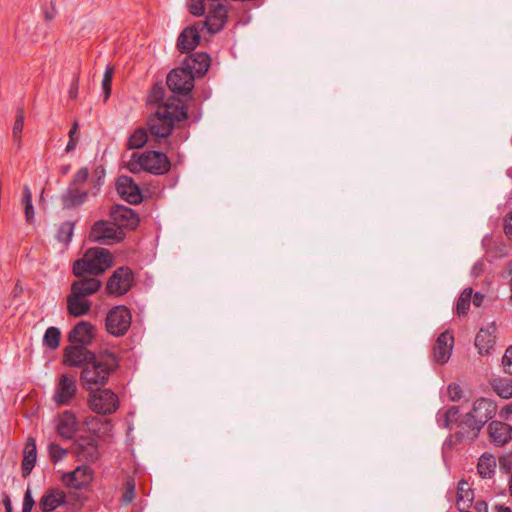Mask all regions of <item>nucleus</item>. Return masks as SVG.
Returning a JSON list of instances; mask_svg holds the SVG:
<instances>
[{
	"label": "nucleus",
	"mask_w": 512,
	"mask_h": 512,
	"mask_svg": "<svg viewBox=\"0 0 512 512\" xmlns=\"http://www.w3.org/2000/svg\"><path fill=\"white\" fill-rule=\"evenodd\" d=\"M149 101L158 105L148 122L150 134L156 141L166 139L170 135L174 123L186 118V109L181 100L174 96L164 101L163 90L160 87L153 89Z\"/></svg>",
	"instance_id": "f257e3e1"
},
{
	"label": "nucleus",
	"mask_w": 512,
	"mask_h": 512,
	"mask_svg": "<svg viewBox=\"0 0 512 512\" xmlns=\"http://www.w3.org/2000/svg\"><path fill=\"white\" fill-rule=\"evenodd\" d=\"M95 338L94 326L87 321L78 322L67 334L70 345L63 349L64 365H80V356L95 359L94 351L88 349Z\"/></svg>",
	"instance_id": "f03ea898"
},
{
	"label": "nucleus",
	"mask_w": 512,
	"mask_h": 512,
	"mask_svg": "<svg viewBox=\"0 0 512 512\" xmlns=\"http://www.w3.org/2000/svg\"><path fill=\"white\" fill-rule=\"evenodd\" d=\"M70 287L67 296V311L73 317H81L89 313L92 302L87 297L96 293V277H77Z\"/></svg>",
	"instance_id": "7ed1b4c3"
},
{
	"label": "nucleus",
	"mask_w": 512,
	"mask_h": 512,
	"mask_svg": "<svg viewBox=\"0 0 512 512\" xmlns=\"http://www.w3.org/2000/svg\"><path fill=\"white\" fill-rule=\"evenodd\" d=\"M89 170L80 168L72 177L66 191L61 195L63 209H72L83 205L88 199Z\"/></svg>",
	"instance_id": "20e7f679"
},
{
	"label": "nucleus",
	"mask_w": 512,
	"mask_h": 512,
	"mask_svg": "<svg viewBox=\"0 0 512 512\" xmlns=\"http://www.w3.org/2000/svg\"><path fill=\"white\" fill-rule=\"evenodd\" d=\"M127 168L132 173L144 170L154 174H162L168 171L169 161L165 154L156 151L143 154L133 153L131 159L127 162Z\"/></svg>",
	"instance_id": "39448f33"
},
{
	"label": "nucleus",
	"mask_w": 512,
	"mask_h": 512,
	"mask_svg": "<svg viewBox=\"0 0 512 512\" xmlns=\"http://www.w3.org/2000/svg\"><path fill=\"white\" fill-rule=\"evenodd\" d=\"M76 360H80V365H66L67 367L80 368V384L83 389L89 391L88 406L92 412H96V358L89 359L80 356Z\"/></svg>",
	"instance_id": "423d86ee"
},
{
	"label": "nucleus",
	"mask_w": 512,
	"mask_h": 512,
	"mask_svg": "<svg viewBox=\"0 0 512 512\" xmlns=\"http://www.w3.org/2000/svg\"><path fill=\"white\" fill-rule=\"evenodd\" d=\"M497 405L488 398H479L474 401L471 411L467 414L466 421L472 427L474 437L482 426L496 414Z\"/></svg>",
	"instance_id": "0eeeda50"
},
{
	"label": "nucleus",
	"mask_w": 512,
	"mask_h": 512,
	"mask_svg": "<svg viewBox=\"0 0 512 512\" xmlns=\"http://www.w3.org/2000/svg\"><path fill=\"white\" fill-rule=\"evenodd\" d=\"M131 325V313L125 306L112 308L106 317V329L114 336L124 335Z\"/></svg>",
	"instance_id": "6e6552de"
},
{
	"label": "nucleus",
	"mask_w": 512,
	"mask_h": 512,
	"mask_svg": "<svg viewBox=\"0 0 512 512\" xmlns=\"http://www.w3.org/2000/svg\"><path fill=\"white\" fill-rule=\"evenodd\" d=\"M133 282L132 271L127 267H120L107 281L106 291L110 295L121 296L131 289Z\"/></svg>",
	"instance_id": "1a4fd4ad"
},
{
	"label": "nucleus",
	"mask_w": 512,
	"mask_h": 512,
	"mask_svg": "<svg viewBox=\"0 0 512 512\" xmlns=\"http://www.w3.org/2000/svg\"><path fill=\"white\" fill-rule=\"evenodd\" d=\"M77 392L76 378L62 374L54 391L53 401L57 406L69 405Z\"/></svg>",
	"instance_id": "9d476101"
},
{
	"label": "nucleus",
	"mask_w": 512,
	"mask_h": 512,
	"mask_svg": "<svg viewBox=\"0 0 512 512\" xmlns=\"http://www.w3.org/2000/svg\"><path fill=\"white\" fill-rule=\"evenodd\" d=\"M194 77L185 66L172 70L167 76L169 89L178 94H188L194 86Z\"/></svg>",
	"instance_id": "9b49d317"
},
{
	"label": "nucleus",
	"mask_w": 512,
	"mask_h": 512,
	"mask_svg": "<svg viewBox=\"0 0 512 512\" xmlns=\"http://www.w3.org/2000/svg\"><path fill=\"white\" fill-rule=\"evenodd\" d=\"M93 479V471L86 465L78 466L75 470L63 473L62 483L69 489L82 490L86 488Z\"/></svg>",
	"instance_id": "f8f14e48"
},
{
	"label": "nucleus",
	"mask_w": 512,
	"mask_h": 512,
	"mask_svg": "<svg viewBox=\"0 0 512 512\" xmlns=\"http://www.w3.org/2000/svg\"><path fill=\"white\" fill-rule=\"evenodd\" d=\"M72 273L75 277H96V247L88 248L81 258L74 261Z\"/></svg>",
	"instance_id": "ddd939ff"
},
{
	"label": "nucleus",
	"mask_w": 512,
	"mask_h": 512,
	"mask_svg": "<svg viewBox=\"0 0 512 512\" xmlns=\"http://www.w3.org/2000/svg\"><path fill=\"white\" fill-rule=\"evenodd\" d=\"M110 221L123 231L125 229L133 230L139 224V217L131 208L118 205L111 209Z\"/></svg>",
	"instance_id": "4468645a"
},
{
	"label": "nucleus",
	"mask_w": 512,
	"mask_h": 512,
	"mask_svg": "<svg viewBox=\"0 0 512 512\" xmlns=\"http://www.w3.org/2000/svg\"><path fill=\"white\" fill-rule=\"evenodd\" d=\"M205 31V25L198 21L192 26L185 28L178 38V48L181 52H189L196 48Z\"/></svg>",
	"instance_id": "2eb2a0df"
},
{
	"label": "nucleus",
	"mask_w": 512,
	"mask_h": 512,
	"mask_svg": "<svg viewBox=\"0 0 512 512\" xmlns=\"http://www.w3.org/2000/svg\"><path fill=\"white\" fill-rule=\"evenodd\" d=\"M497 327L494 323L481 328L475 337V347L480 355H489L496 344Z\"/></svg>",
	"instance_id": "dca6fc26"
},
{
	"label": "nucleus",
	"mask_w": 512,
	"mask_h": 512,
	"mask_svg": "<svg viewBox=\"0 0 512 512\" xmlns=\"http://www.w3.org/2000/svg\"><path fill=\"white\" fill-rule=\"evenodd\" d=\"M124 238L125 232L110 220L98 221V243L111 245L121 242Z\"/></svg>",
	"instance_id": "f3484780"
},
{
	"label": "nucleus",
	"mask_w": 512,
	"mask_h": 512,
	"mask_svg": "<svg viewBox=\"0 0 512 512\" xmlns=\"http://www.w3.org/2000/svg\"><path fill=\"white\" fill-rule=\"evenodd\" d=\"M226 19L227 7L223 4H211L206 21L203 23L208 32L217 33L224 27Z\"/></svg>",
	"instance_id": "a211bd4d"
},
{
	"label": "nucleus",
	"mask_w": 512,
	"mask_h": 512,
	"mask_svg": "<svg viewBox=\"0 0 512 512\" xmlns=\"http://www.w3.org/2000/svg\"><path fill=\"white\" fill-rule=\"evenodd\" d=\"M66 504V493L58 487L48 488L39 500L41 512H52Z\"/></svg>",
	"instance_id": "6ab92c4d"
},
{
	"label": "nucleus",
	"mask_w": 512,
	"mask_h": 512,
	"mask_svg": "<svg viewBox=\"0 0 512 512\" xmlns=\"http://www.w3.org/2000/svg\"><path fill=\"white\" fill-rule=\"evenodd\" d=\"M116 189L118 194L131 204H138L142 200L139 187L128 176H120L117 179Z\"/></svg>",
	"instance_id": "aec40b11"
},
{
	"label": "nucleus",
	"mask_w": 512,
	"mask_h": 512,
	"mask_svg": "<svg viewBox=\"0 0 512 512\" xmlns=\"http://www.w3.org/2000/svg\"><path fill=\"white\" fill-rule=\"evenodd\" d=\"M75 453L81 460H96V431L88 436H81L75 442Z\"/></svg>",
	"instance_id": "412c9836"
},
{
	"label": "nucleus",
	"mask_w": 512,
	"mask_h": 512,
	"mask_svg": "<svg viewBox=\"0 0 512 512\" xmlns=\"http://www.w3.org/2000/svg\"><path fill=\"white\" fill-rule=\"evenodd\" d=\"M454 346L453 335L449 331H445L439 335L436 340L433 355L434 359L439 364L446 363L450 356Z\"/></svg>",
	"instance_id": "4be33fe9"
},
{
	"label": "nucleus",
	"mask_w": 512,
	"mask_h": 512,
	"mask_svg": "<svg viewBox=\"0 0 512 512\" xmlns=\"http://www.w3.org/2000/svg\"><path fill=\"white\" fill-rule=\"evenodd\" d=\"M37 461V447H36V440L34 437L29 436L26 439V443L23 449V459L21 463V472L22 477L27 478L33 468L35 467Z\"/></svg>",
	"instance_id": "5701e85b"
},
{
	"label": "nucleus",
	"mask_w": 512,
	"mask_h": 512,
	"mask_svg": "<svg viewBox=\"0 0 512 512\" xmlns=\"http://www.w3.org/2000/svg\"><path fill=\"white\" fill-rule=\"evenodd\" d=\"M78 422L71 411H64L56 425L57 434L64 440H70L77 431Z\"/></svg>",
	"instance_id": "b1692460"
},
{
	"label": "nucleus",
	"mask_w": 512,
	"mask_h": 512,
	"mask_svg": "<svg viewBox=\"0 0 512 512\" xmlns=\"http://www.w3.org/2000/svg\"><path fill=\"white\" fill-rule=\"evenodd\" d=\"M488 432L493 443L499 446L505 445L512 438V428L503 422H491L488 427Z\"/></svg>",
	"instance_id": "393cba45"
},
{
	"label": "nucleus",
	"mask_w": 512,
	"mask_h": 512,
	"mask_svg": "<svg viewBox=\"0 0 512 512\" xmlns=\"http://www.w3.org/2000/svg\"><path fill=\"white\" fill-rule=\"evenodd\" d=\"M184 66L193 77L202 76L210 66V58L205 53H195L185 60Z\"/></svg>",
	"instance_id": "a878e982"
},
{
	"label": "nucleus",
	"mask_w": 512,
	"mask_h": 512,
	"mask_svg": "<svg viewBox=\"0 0 512 512\" xmlns=\"http://www.w3.org/2000/svg\"><path fill=\"white\" fill-rule=\"evenodd\" d=\"M118 365L116 356L108 351L98 353V379H106Z\"/></svg>",
	"instance_id": "bb28decb"
},
{
	"label": "nucleus",
	"mask_w": 512,
	"mask_h": 512,
	"mask_svg": "<svg viewBox=\"0 0 512 512\" xmlns=\"http://www.w3.org/2000/svg\"><path fill=\"white\" fill-rule=\"evenodd\" d=\"M118 408V397L111 390L98 389V414H110Z\"/></svg>",
	"instance_id": "cd10ccee"
},
{
	"label": "nucleus",
	"mask_w": 512,
	"mask_h": 512,
	"mask_svg": "<svg viewBox=\"0 0 512 512\" xmlns=\"http://www.w3.org/2000/svg\"><path fill=\"white\" fill-rule=\"evenodd\" d=\"M474 498V494L467 481H460L457 486L456 504L460 511L465 510L470 506Z\"/></svg>",
	"instance_id": "c85d7f7f"
},
{
	"label": "nucleus",
	"mask_w": 512,
	"mask_h": 512,
	"mask_svg": "<svg viewBox=\"0 0 512 512\" xmlns=\"http://www.w3.org/2000/svg\"><path fill=\"white\" fill-rule=\"evenodd\" d=\"M496 468V461L492 455L484 454L479 458L477 470L483 478H489L493 475Z\"/></svg>",
	"instance_id": "c756f323"
},
{
	"label": "nucleus",
	"mask_w": 512,
	"mask_h": 512,
	"mask_svg": "<svg viewBox=\"0 0 512 512\" xmlns=\"http://www.w3.org/2000/svg\"><path fill=\"white\" fill-rule=\"evenodd\" d=\"M492 388L501 398H512V378H498L493 380Z\"/></svg>",
	"instance_id": "7c9ffc66"
},
{
	"label": "nucleus",
	"mask_w": 512,
	"mask_h": 512,
	"mask_svg": "<svg viewBox=\"0 0 512 512\" xmlns=\"http://www.w3.org/2000/svg\"><path fill=\"white\" fill-rule=\"evenodd\" d=\"M73 232L74 223L72 221H64L58 227L56 239L58 242L62 243L64 247H68L72 240Z\"/></svg>",
	"instance_id": "2f4dec72"
},
{
	"label": "nucleus",
	"mask_w": 512,
	"mask_h": 512,
	"mask_svg": "<svg viewBox=\"0 0 512 512\" xmlns=\"http://www.w3.org/2000/svg\"><path fill=\"white\" fill-rule=\"evenodd\" d=\"M61 331L59 328L48 327L43 336V345L51 350H55L60 345Z\"/></svg>",
	"instance_id": "473e14b6"
},
{
	"label": "nucleus",
	"mask_w": 512,
	"mask_h": 512,
	"mask_svg": "<svg viewBox=\"0 0 512 512\" xmlns=\"http://www.w3.org/2000/svg\"><path fill=\"white\" fill-rule=\"evenodd\" d=\"M25 112L23 108H18L16 111V119L13 125L12 133L15 139V143L18 148L21 147V133L24 127Z\"/></svg>",
	"instance_id": "72a5a7b5"
},
{
	"label": "nucleus",
	"mask_w": 512,
	"mask_h": 512,
	"mask_svg": "<svg viewBox=\"0 0 512 512\" xmlns=\"http://www.w3.org/2000/svg\"><path fill=\"white\" fill-rule=\"evenodd\" d=\"M472 293L473 291L471 288H466L462 291L456 305V311L458 315H465L468 312L472 298Z\"/></svg>",
	"instance_id": "f704fd0d"
},
{
	"label": "nucleus",
	"mask_w": 512,
	"mask_h": 512,
	"mask_svg": "<svg viewBox=\"0 0 512 512\" xmlns=\"http://www.w3.org/2000/svg\"><path fill=\"white\" fill-rule=\"evenodd\" d=\"M114 263L111 252L105 248H98V274L110 268Z\"/></svg>",
	"instance_id": "c9c22d12"
},
{
	"label": "nucleus",
	"mask_w": 512,
	"mask_h": 512,
	"mask_svg": "<svg viewBox=\"0 0 512 512\" xmlns=\"http://www.w3.org/2000/svg\"><path fill=\"white\" fill-rule=\"evenodd\" d=\"M459 410L457 407H450L449 409L438 413V422L441 426L449 427L458 418Z\"/></svg>",
	"instance_id": "e433bc0d"
},
{
	"label": "nucleus",
	"mask_w": 512,
	"mask_h": 512,
	"mask_svg": "<svg viewBox=\"0 0 512 512\" xmlns=\"http://www.w3.org/2000/svg\"><path fill=\"white\" fill-rule=\"evenodd\" d=\"M148 141V135L144 129H137L129 138L130 148H141Z\"/></svg>",
	"instance_id": "4c0bfd02"
},
{
	"label": "nucleus",
	"mask_w": 512,
	"mask_h": 512,
	"mask_svg": "<svg viewBox=\"0 0 512 512\" xmlns=\"http://www.w3.org/2000/svg\"><path fill=\"white\" fill-rule=\"evenodd\" d=\"M23 203L25 205V218L28 223L34 221V207L32 204V196L28 187L24 188Z\"/></svg>",
	"instance_id": "58836bf2"
},
{
	"label": "nucleus",
	"mask_w": 512,
	"mask_h": 512,
	"mask_svg": "<svg viewBox=\"0 0 512 512\" xmlns=\"http://www.w3.org/2000/svg\"><path fill=\"white\" fill-rule=\"evenodd\" d=\"M114 74V68L108 67L104 73L102 79V92L104 96V101H107L111 94V82Z\"/></svg>",
	"instance_id": "ea45409f"
},
{
	"label": "nucleus",
	"mask_w": 512,
	"mask_h": 512,
	"mask_svg": "<svg viewBox=\"0 0 512 512\" xmlns=\"http://www.w3.org/2000/svg\"><path fill=\"white\" fill-rule=\"evenodd\" d=\"M49 457L53 463H57L61 461L65 455H67V450L62 448L59 444L52 442L48 446Z\"/></svg>",
	"instance_id": "a19ab883"
},
{
	"label": "nucleus",
	"mask_w": 512,
	"mask_h": 512,
	"mask_svg": "<svg viewBox=\"0 0 512 512\" xmlns=\"http://www.w3.org/2000/svg\"><path fill=\"white\" fill-rule=\"evenodd\" d=\"M77 131H78V123H77V121H75L72 128L70 129V131L68 133L69 141L65 148L66 153H70L73 150H75L77 143H78Z\"/></svg>",
	"instance_id": "79ce46f5"
},
{
	"label": "nucleus",
	"mask_w": 512,
	"mask_h": 512,
	"mask_svg": "<svg viewBox=\"0 0 512 512\" xmlns=\"http://www.w3.org/2000/svg\"><path fill=\"white\" fill-rule=\"evenodd\" d=\"M187 8L195 16H201L205 12V0H188Z\"/></svg>",
	"instance_id": "37998d69"
},
{
	"label": "nucleus",
	"mask_w": 512,
	"mask_h": 512,
	"mask_svg": "<svg viewBox=\"0 0 512 512\" xmlns=\"http://www.w3.org/2000/svg\"><path fill=\"white\" fill-rule=\"evenodd\" d=\"M502 367L505 373L512 375V345L506 349L502 357Z\"/></svg>",
	"instance_id": "c03bdc74"
},
{
	"label": "nucleus",
	"mask_w": 512,
	"mask_h": 512,
	"mask_svg": "<svg viewBox=\"0 0 512 512\" xmlns=\"http://www.w3.org/2000/svg\"><path fill=\"white\" fill-rule=\"evenodd\" d=\"M447 395L451 401H458L462 397V390L459 385L451 384L447 388Z\"/></svg>",
	"instance_id": "a18cd8bd"
},
{
	"label": "nucleus",
	"mask_w": 512,
	"mask_h": 512,
	"mask_svg": "<svg viewBox=\"0 0 512 512\" xmlns=\"http://www.w3.org/2000/svg\"><path fill=\"white\" fill-rule=\"evenodd\" d=\"M135 497V485L128 481L125 486V491L122 496V500L125 503H130Z\"/></svg>",
	"instance_id": "49530a36"
},
{
	"label": "nucleus",
	"mask_w": 512,
	"mask_h": 512,
	"mask_svg": "<svg viewBox=\"0 0 512 512\" xmlns=\"http://www.w3.org/2000/svg\"><path fill=\"white\" fill-rule=\"evenodd\" d=\"M35 505V501L32 497V493L30 488L28 487L23 498V507L27 509H33V506Z\"/></svg>",
	"instance_id": "de8ad7c7"
},
{
	"label": "nucleus",
	"mask_w": 512,
	"mask_h": 512,
	"mask_svg": "<svg viewBox=\"0 0 512 512\" xmlns=\"http://www.w3.org/2000/svg\"><path fill=\"white\" fill-rule=\"evenodd\" d=\"M56 14H57V11H56L55 5L53 2H51L50 7H47L44 9V19L48 22L52 21L55 18Z\"/></svg>",
	"instance_id": "09e8293b"
},
{
	"label": "nucleus",
	"mask_w": 512,
	"mask_h": 512,
	"mask_svg": "<svg viewBox=\"0 0 512 512\" xmlns=\"http://www.w3.org/2000/svg\"><path fill=\"white\" fill-rule=\"evenodd\" d=\"M78 94V80L76 78L72 79V82L70 84V88L68 91L69 98L74 100L76 99Z\"/></svg>",
	"instance_id": "8fccbe9b"
},
{
	"label": "nucleus",
	"mask_w": 512,
	"mask_h": 512,
	"mask_svg": "<svg viewBox=\"0 0 512 512\" xmlns=\"http://www.w3.org/2000/svg\"><path fill=\"white\" fill-rule=\"evenodd\" d=\"M2 502L5 507V512H13L11 499L9 495L5 492L2 494Z\"/></svg>",
	"instance_id": "3c124183"
},
{
	"label": "nucleus",
	"mask_w": 512,
	"mask_h": 512,
	"mask_svg": "<svg viewBox=\"0 0 512 512\" xmlns=\"http://www.w3.org/2000/svg\"><path fill=\"white\" fill-rule=\"evenodd\" d=\"M505 232L508 236L512 237V212L505 220Z\"/></svg>",
	"instance_id": "603ef678"
},
{
	"label": "nucleus",
	"mask_w": 512,
	"mask_h": 512,
	"mask_svg": "<svg viewBox=\"0 0 512 512\" xmlns=\"http://www.w3.org/2000/svg\"><path fill=\"white\" fill-rule=\"evenodd\" d=\"M88 240L91 242H96V222H94L90 226V233H89Z\"/></svg>",
	"instance_id": "864d4df0"
},
{
	"label": "nucleus",
	"mask_w": 512,
	"mask_h": 512,
	"mask_svg": "<svg viewBox=\"0 0 512 512\" xmlns=\"http://www.w3.org/2000/svg\"><path fill=\"white\" fill-rule=\"evenodd\" d=\"M472 302L476 307H479L483 302V296L480 293H475Z\"/></svg>",
	"instance_id": "5fc2aeb1"
},
{
	"label": "nucleus",
	"mask_w": 512,
	"mask_h": 512,
	"mask_svg": "<svg viewBox=\"0 0 512 512\" xmlns=\"http://www.w3.org/2000/svg\"><path fill=\"white\" fill-rule=\"evenodd\" d=\"M70 169H71V165L70 164L62 165L60 167V174L65 176V175H67L69 173Z\"/></svg>",
	"instance_id": "6e6d98bb"
},
{
	"label": "nucleus",
	"mask_w": 512,
	"mask_h": 512,
	"mask_svg": "<svg viewBox=\"0 0 512 512\" xmlns=\"http://www.w3.org/2000/svg\"><path fill=\"white\" fill-rule=\"evenodd\" d=\"M496 511L497 512H512L511 509L507 506H504V505H498L496 506Z\"/></svg>",
	"instance_id": "4d7b16f0"
},
{
	"label": "nucleus",
	"mask_w": 512,
	"mask_h": 512,
	"mask_svg": "<svg viewBox=\"0 0 512 512\" xmlns=\"http://www.w3.org/2000/svg\"><path fill=\"white\" fill-rule=\"evenodd\" d=\"M508 488H509V494L512 498V473L510 474L509 480H508Z\"/></svg>",
	"instance_id": "13d9d810"
},
{
	"label": "nucleus",
	"mask_w": 512,
	"mask_h": 512,
	"mask_svg": "<svg viewBox=\"0 0 512 512\" xmlns=\"http://www.w3.org/2000/svg\"><path fill=\"white\" fill-rule=\"evenodd\" d=\"M479 505V512H487V506L485 503H478Z\"/></svg>",
	"instance_id": "bf43d9fd"
},
{
	"label": "nucleus",
	"mask_w": 512,
	"mask_h": 512,
	"mask_svg": "<svg viewBox=\"0 0 512 512\" xmlns=\"http://www.w3.org/2000/svg\"><path fill=\"white\" fill-rule=\"evenodd\" d=\"M105 426H106V429H105V431L103 433H106L110 429V427H111V425H110V423L108 421L105 422Z\"/></svg>",
	"instance_id": "052dcab7"
},
{
	"label": "nucleus",
	"mask_w": 512,
	"mask_h": 512,
	"mask_svg": "<svg viewBox=\"0 0 512 512\" xmlns=\"http://www.w3.org/2000/svg\"><path fill=\"white\" fill-rule=\"evenodd\" d=\"M32 509L22 508V512H31Z\"/></svg>",
	"instance_id": "680f3d73"
},
{
	"label": "nucleus",
	"mask_w": 512,
	"mask_h": 512,
	"mask_svg": "<svg viewBox=\"0 0 512 512\" xmlns=\"http://www.w3.org/2000/svg\"><path fill=\"white\" fill-rule=\"evenodd\" d=\"M510 287H511V300H512V277H511V280H510Z\"/></svg>",
	"instance_id": "e2e57ef3"
}]
</instances>
